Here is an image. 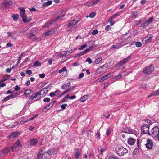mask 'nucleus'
<instances>
[{
	"label": "nucleus",
	"instance_id": "1",
	"mask_svg": "<svg viewBox=\"0 0 159 159\" xmlns=\"http://www.w3.org/2000/svg\"><path fill=\"white\" fill-rule=\"evenodd\" d=\"M115 151L119 156H124L128 152V150L121 146H117L115 148Z\"/></svg>",
	"mask_w": 159,
	"mask_h": 159
},
{
	"label": "nucleus",
	"instance_id": "2",
	"mask_svg": "<svg viewBox=\"0 0 159 159\" xmlns=\"http://www.w3.org/2000/svg\"><path fill=\"white\" fill-rule=\"evenodd\" d=\"M149 135L151 136L153 138H157L159 141V128L157 126L154 127L151 130L150 134Z\"/></svg>",
	"mask_w": 159,
	"mask_h": 159
},
{
	"label": "nucleus",
	"instance_id": "3",
	"mask_svg": "<svg viewBox=\"0 0 159 159\" xmlns=\"http://www.w3.org/2000/svg\"><path fill=\"white\" fill-rule=\"evenodd\" d=\"M41 98V94L39 91L32 94L29 100L31 101L34 100L35 101H36L40 100Z\"/></svg>",
	"mask_w": 159,
	"mask_h": 159
},
{
	"label": "nucleus",
	"instance_id": "4",
	"mask_svg": "<svg viewBox=\"0 0 159 159\" xmlns=\"http://www.w3.org/2000/svg\"><path fill=\"white\" fill-rule=\"evenodd\" d=\"M65 15V13L64 12H60L59 16H57V17L54 19L51 22L49 23H46L45 25V27H47L49 26L50 25L52 24L55 23V21L57 20L61 19Z\"/></svg>",
	"mask_w": 159,
	"mask_h": 159
},
{
	"label": "nucleus",
	"instance_id": "5",
	"mask_svg": "<svg viewBox=\"0 0 159 159\" xmlns=\"http://www.w3.org/2000/svg\"><path fill=\"white\" fill-rule=\"evenodd\" d=\"M154 70V66L152 65H151L149 66H146L144 67L142 72L145 74H150Z\"/></svg>",
	"mask_w": 159,
	"mask_h": 159
},
{
	"label": "nucleus",
	"instance_id": "6",
	"mask_svg": "<svg viewBox=\"0 0 159 159\" xmlns=\"http://www.w3.org/2000/svg\"><path fill=\"white\" fill-rule=\"evenodd\" d=\"M12 4L11 1L5 0L3 2L1 3V8L3 9H5L7 8L9 6H11Z\"/></svg>",
	"mask_w": 159,
	"mask_h": 159
},
{
	"label": "nucleus",
	"instance_id": "7",
	"mask_svg": "<svg viewBox=\"0 0 159 159\" xmlns=\"http://www.w3.org/2000/svg\"><path fill=\"white\" fill-rule=\"evenodd\" d=\"M10 147L12 148V151H13L19 150L22 147V145L20 144V141L17 140L13 146Z\"/></svg>",
	"mask_w": 159,
	"mask_h": 159
},
{
	"label": "nucleus",
	"instance_id": "8",
	"mask_svg": "<svg viewBox=\"0 0 159 159\" xmlns=\"http://www.w3.org/2000/svg\"><path fill=\"white\" fill-rule=\"evenodd\" d=\"M142 132L143 134H147L149 135L150 132L149 131V126L148 125L145 124L141 127Z\"/></svg>",
	"mask_w": 159,
	"mask_h": 159
},
{
	"label": "nucleus",
	"instance_id": "9",
	"mask_svg": "<svg viewBox=\"0 0 159 159\" xmlns=\"http://www.w3.org/2000/svg\"><path fill=\"white\" fill-rule=\"evenodd\" d=\"M11 151H12V148H11V147H8L4 149H2L0 151V156H3Z\"/></svg>",
	"mask_w": 159,
	"mask_h": 159
},
{
	"label": "nucleus",
	"instance_id": "10",
	"mask_svg": "<svg viewBox=\"0 0 159 159\" xmlns=\"http://www.w3.org/2000/svg\"><path fill=\"white\" fill-rule=\"evenodd\" d=\"M55 32L54 29H51L45 31L43 34L42 36L44 38L46 36L51 35L52 34H54Z\"/></svg>",
	"mask_w": 159,
	"mask_h": 159
},
{
	"label": "nucleus",
	"instance_id": "11",
	"mask_svg": "<svg viewBox=\"0 0 159 159\" xmlns=\"http://www.w3.org/2000/svg\"><path fill=\"white\" fill-rule=\"evenodd\" d=\"M79 22L78 21H76L75 20L71 21L69 24L68 27L71 29L70 30L73 31L76 28L75 26H73L74 25L77 23Z\"/></svg>",
	"mask_w": 159,
	"mask_h": 159
},
{
	"label": "nucleus",
	"instance_id": "12",
	"mask_svg": "<svg viewBox=\"0 0 159 159\" xmlns=\"http://www.w3.org/2000/svg\"><path fill=\"white\" fill-rule=\"evenodd\" d=\"M153 20V17H150L143 24H142L141 26L143 28H145L146 27V26L151 23Z\"/></svg>",
	"mask_w": 159,
	"mask_h": 159
},
{
	"label": "nucleus",
	"instance_id": "13",
	"mask_svg": "<svg viewBox=\"0 0 159 159\" xmlns=\"http://www.w3.org/2000/svg\"><path fill=\"white\" fill-rule=\"evenodd\" d=\"M153 37L152 34H150L145 37L143 40L142 42L144 43H146L147 42H150Z\"/></svg>",
	"mask_w": 159,
	"mask_h": 159
},
{
	"label": "nucleus",
	"instance_id": "14",
	"mask_svg": "<svg viewBox=\"0 0 159 159\" xmlns=\"http://www.w3.org/2000/svg\"><path fill=\"white\" fill-rule=\"evenodd\" d=\"M17 95V93H15L11 95L7 96L2 100V101L3 102H5L8 100L10 99H12L15 97H16Z\"/></svg>",
	"mask_w": 159,
	"mask_h": 159
},
{
	"label": "nucleus",
	"instance_id": "15",
	"mask_svg": "<svg viewBox=\"0 0 159 159\" xmlns=\"http://www.w3.org/2000/svg\"><path fill=\"white\" fill-rule=\"evenodd\" d=\"M147 143L145 144L146 148L148 149H151L153 146V142L152 140L148 139H147Z\"/></svg>",
	"mask_w": 159,
	"mask_h": 159
},
{
	"label": "nucleus",
	"instance_id": "16",
	"mask_svg": "<svg viewBox=\"0 0 159 159\" xmlns=\"http://www.w3.org/2000/svg\"><path fill=\"white\" fill-rule=\"evenodd\" d=\"M19 10L20 11V15L22 19V20H25V16H26L25 14L26 11L24 8H19Z\"/></svg>",
	"mask_w": 159,
	"mask_h": 159
},
{
	"label": "nucleus",
	"instance_id": "17",
	"mask_svg": "<svg viewBox=\"0 0 159 159\" xmlns=\"http://www.w3.org/2000/svg\"><path fill=\"white\" fill-rule=\"evenodd\" d=\"M20 134L19 132L16 131L13 132L11 135L9 136V138L10 139H12L15 138L18 136Z\"/></svg>",
	"mask_w": 159,
	"mask_h": 159
},
{
	"label": "nucleus",
	"instance_id": "18",
	"mask_svg": "<svg viewBox=\"0 0 159 159\" xmlns=\"http://www.w3.org/2000/svg\"><path fill=\"white\" fill-rule=\"evenodd\" d=\"M33 94V92L30 90L28 89L25 90L24 92V94L27 97L30 98L31 94Z\"/></svg>",
	"mask_w": 159,
	"mask_h": 159
},
{
	"label": "nucleus",
	"instance_id": "19",
	"mask_svg": "<svg viewBox=\"0 0 159 159\" xmlns=\"http://www.w3.org/2000/svg\"><path fill=\"white\" fill-rule=\"evenodd\" d=\"M47 89L43 88L41 89L40 91H39L41 94V96H45L48 93V91L46 90Z\"/></svg>",
	"mask_w": 159,
	"mask_h": 159
},
{
	"label": "nucleus",
	"instance_id": "20",
	"mask_svg": "<svg viewBox=\"0 0 159 159\" xmlns=\"http://www.w3.org/2000/svg\"><path fill=\"white\" fill-rule=\"evenodd\" d=\"M38 140L35 138L32 139L30 142V144L31 146H34L36 145L38 143Z\"/></svg>",
	"mask_w": 159,
	"mask_h": 159
},
{
	"label": "nucleus",
	"instance_id": "21",
	"mask_svg": "<svg viewBox=\"0 0 159 159\" xmlns=\"http://www.w3.org/2000/svg\"><path fill=\"white\" fill-rule=\"evenodd\" d=\"M60 93V91L58 89H57L54 92H51L50 94V95L51 97H53L54 96L58 95V94H59Z\"/></svg>",
	"mask_w": 159,
	"mask_h": 159
},
{
	"label": "nucleus",
	"instance_id": "22",
	"mask_svg": "<svg viewBox=\"0 0 159 159\" xmlns=\"http://www.w3.org/2000/svg\"><path fill=\"white\" fill-rule=\"evenodd\" d=\"M80 153L78 148H76L74 154V157L76 159H78L80 155Z\"/></svg>",
	"mask_w": 159,
	"mask_h": 159
},
{
	"label": "nucleus",
	"instance_id": "23",
	"mask_svg": "<svg viewBox=\"0 0 159 159\" xmlns=\"http://www.w3.org/2000/svg\"><path fill=\"white\" fill-rule=\"evenodd\" d=\"M135 142V140L133 138H129L128 139L127 141L128 143L131 145H133Z\"/></svg>",
	"mask_w": 159,
	"mask_h": 159
},
{
	"label": "nucleus",
	"instance_id": "24",
	"mask_svg": "<svg viewBox=\"0 0 159 159\" xmlns=\"http://www.w3.org/2000/svg\"><path fill=\"white\" fill-rule=\"evenodd\" d=\"M159 95V89L156 91H153L150 93V94L148 96V97L149 98L152 96H158Z\"/></svg>",
	"mask_w": 159,
	"mask_h": 159
},
{
	"label": "nucleus",
	"instance_id": "25",
	"mask_svg": "<svg viewBox=\"0 0 159 159\" xmlns=\"http://www.w3.org/2000/svg\"><path fill=\"white\" fill-rule=\"evenodd\" d=\"M130 58V56H128L127 57L124 58L123 60L119 62V63H120L121 66L126 63L128 60Z\"/></svg>",
	"mask_w": 159,
	"mask_h": 159
},
{
	"label": "nucleus",
	"instance_id": "26",
	"mask_svg": "<svg viewBox=\"0 0 159 159\" xmlns=\"http://www.w3.org/2000/svg\"><path fill=\"white\" fill-rule=\"evenodd\" d=\"M122 132L126 133H132L133 132V131L128 128H126L123 129Z\"/></svg>",
	"mask_w": 159,
	"mask_h": 159
},
{
	"label": "nucleus",
	"instance_id": "27",
	"mask_svg": "<svg viewBox=\"0 0 159 159\" xmlns=\"http://www.w3.org/2000/svg\"><path fill=\"white\" fill-rule=\"evenodd\" d=\"M70 82H68L67 84H64L61 86V89L64 90L66 89L68 87L70 86Z\"/></svg>",
	"mask_w": 159,
	"mask_h": 159
},
{
	"label": "nucleus",
	"instance_id": "28",
	"mask_svg": "<svg viewBox=\"0 0 159 159\" xmlns=\"http://www.w3.org/2000/svg\"><path fill=\"white\" fill-rule=\"evenodd\" d=\"M85 5L86 6L89 7L92 6H93L92 1H89L86 2L85 3Z\"/></svg>",
	"mask_w": 159,
	"mask_h": 159
},
{
	"label": "nucleus",
	"instance_id": "29",
	"mask_svg": "<svg viewBox=\"0 0 159 159\" xmlns=\"http://www.w3.org/2000/svg\"><path fill=\"white\" fill-rule=\"evenodd\" d=\"M120 14H119L118 12L114 14L110 18L108 19L109 20H113L115 19L116 17L119 16Z\"/></svg>",
	"mask_w": 159,
	"mask_h": 159
},
{
	"label": "nucleus",
	"instance_id": "30",
	"mask_svg": "<svg viewBox=\"0 0 159 159\" xmlns=\"http://www.w3.org/2000/svg\"><path fill=\"white\" fill-rule=\"evenodd\" d=\"M52 3V1H48L45 3H43L42 4L43 7H46L49 5H51Z\"/></svg>",
	"mask_w": 159,
	"mask_h": 159
},
{
	"label": "nucleus",
	"instance_id": "31",
	"mask_svg": "<svg viewBox=\"0 0 159 159\" xmlns=\"http://www.w3.org/2000/svg\"><path fill=\"white\" fill-rule=\"evenodd\" d=\"M88 96L87 95L83 96L80 99V101L81 102L85 101L88 98Z\"/></svg>",
	"mask_w": 159,
	"mask_h": 159
},
{
	"label": "nucleus",
	"instance_id": "32",
	"mask_svg": "<svg viewBox=\"0 0 159 159\" xmlns=\"http://www.w3.org/2000/svg\"><path fill=\"white\" fill-rule=\"evenodd\" d=\"M25 20H23V21L25 23H27L30 22L31 20V17H27L26 16H25Z\"/></svg>",
	"mask_w": 159,
	"mask_h": 159
},
{
	"label": "nucleus",
	"instance_id": "33",
	"mask_svg": "<svg viewBox=\"0 0 159 159\" xmlns=\"http://www.w3.org/2000/svg\"><path fill=\"white\" fill-rule=\"evenodd\" d=\"M126 44H123V42H121L120 43H118L116 44V47L118 49L119 48H121L123 46L126 45Z\"/></svg>",
	"mask_w": 159,
	"mask_h": 159
},
{
	"label": "nucleus",
	"instance_id": "34",
	"mask_svg": "<svg viewBox=\"0 0 159 159\" xmlns=\"http://www.w3.org/2000/svg\"><path fill=\"white\" fill-rule=\"evenodd\" d=\"M70 98V96L69 95V94H68L67 95H66L65 97H64L63 98L62 100V102H64L69 99Z\"/></svg>",
	"mask_w": 159,
	"mask_h": 159
},
{
	"label": "nucleus",
	"instance_id": "35",
	"mask_svg": "<svg viewBox=\"0 0 159 159\" xmlns=\"http://www.w3.org/2000/svg\"><path fill=\"white\" fill-rule=\"evenodd\" d=\"M9 77V75H6L4 76L3 78L2 79L1 81L4 82Z\"/></svg>",
	"mask_w": 159,
	"mask_h": 159
},
{
	"label": "nucleus",
	"instance_id": "36",
	"mask_svg": "<svg viewBox=\"0 0 159 159\" xmlns=\"http://www.w3.org/2000/svg\"><path fill=\"white\" fill-rule=\"evenodd\" d=\"M110 76L111 74L108 73L104 75L102 77L103 78V79H104V80H105L110 77Z\"/></svg>",
	"mask_w": 159,
	"mask_h": 159
},
{
	"label": "nucleus",
	"instance_id": "37",
	"mask_svg": "<svg viewBox=\"0 0 159 159\" xmlns=\"http://www.w3.org/2000/svg\"><path fill=\"white\" fill-rule=\"evenodd\" d=\"M19 16L18 14H14L13 16V20L14 21H17L18 20Z\"/></svg>",
	"mask_w": 159,
	"mask_h": 159
},
{
	"label": "nucleus",
	"instance_id": "38",
	"mask_svg": "<svg viewBox=\"0 0 159 159\" xmlns=\"http://www.w3.org/2000/svg\"><path fill=\"white\" fill-rule=\"evenodd\" d=\"M52 106V103H50L48 104L47 105V106L45 107V109H47V110H48L51 108Z\"/></svg>",
	"mask_w": 159,
	"mask_h": 159
},
{
	"label": "nucleus",
	"instance_id": "39",
	"mask_svg": "<svg viewBox=\"0 0 159 159\" xmlns=\"http://www.w3.org/2000/svg\"><path fill=\"white\" fill-rule=\"evenodd\" d=\"M102 60V58H98L95 60V63L96 64H98L100 63Z\"/></svg>",
	"mask_w": 159,
	"mask_h": 159
},
{
	"label": "nucleus",
	"instance_id": "40",
	"mask_svg": "<svg viewBox=\"0 0 159 159\" xmlns=\"http://www.w3.org/2000/svg\"><path fill=\"white\" fill-rule=\"evenodd\" d=\"M34 36V34L32 33H30L27 35V37L29 38L32 39L33 38V37Z\"/></svg>",
	"mask_w": 159,
	"mask_h": 159
},
{
	"label": "nucleus",
	"instance_id": "41",
	"mask_svg": "<svg viewBox=\"0 0 159 159\" xmlns=\"http://www.w3.org/2000/svg\"><path fill=\"white\" fill-rule=\"evenodd\" d=\"M96 13L95 12H92L89 15V17L91 18H93L95 16Z\"/></svg>",
	"mask_w": 159,
	"mask_h": 159
},
{
	"label": "nucleus",
	"instance_id": "42",
	"mask_svg": "<svg viewBox=\"0 0 159 159\" xmlns=\"http://www.w3.org/2000/svg\"><path fill=\"white\" fill-rule=\"evenodd\" d=\"M142 44L140 42H137L135 43V45L137 47H140L142 46Z\"/></svg>",
	"mask_w": 159,
	"mask_h": 159
},
{
	"label": "nucleus",
	"instance_id": "43",
	"mask_svg": "<svg viewBox=\"0 0 159 159\" xmlns=\"http://www.w3.org/2000/svg\"><path fill=\"white\" fill-rule=\"evenodd\" d=\"M71 89H69L67 90H66L65 91H64L60 96V97H61L62 95H63L65 94L66 93L68 92L70 90H71Z\"/></svg>",
	"mask_w": 159,
	"mask_h": 159
},
{
	"label": "nucleus",
	"instance_id": "44",
	"mask_svg": "<svg viewBox=\"0 0 159 159\" xmlns=\"http://www.w3.org/2000/svg\"><path fill=\"white\" fill-rule=\"evenodd\" d=\"M41 64L40 62L38 61H36L35 62L34 64V65L35 66H40Z\"/></svg>",
	"mask_w": 159,
	"mask_h": 159
},
{
	"label": "nucleus",
	"instance_id": "45",
	"mask_svg": "<svg viewBox=\"0 0 159 159\" xmlns=\"http://www.w3.org/2000/svg\"><path fill=\"white\" fill-rule=\"evenodd\" d=\"M86 61L87 62H88L89 64H91L92 62V61L91 58L89 57L87 58Z\"/></svg>",
	"mask_w": 159,
	"mask_h": 159
},
{
	"label": "nucleus",
	"instance_id": "46",
	"mask_svg": "<svg viewBox=\"0 0 159 159\" xmlns=\"http://www.w3.org/2000/svg\"><path fill=\"white\" fill-rule=\"evenodd\" d=\"M83 55H84V54L83 53V52H80L79 53L76 54L75 55V57L76 58H77V57H78L80 56Z\"/></svg>",
	"mask_w": 159,
	"mask_h": 159
},
{
	"label": "nucleus",
	"instance_id": "47",
	"mask_svg": "<svg viewBox=\"0 0 159 159\" xmlns=\"http://www.w3.org/2000/svg\"><path fill=\"white\" fill-rule=\"evenodd\" d=\"M121 75H119L117 76H115V77H114L113 79L115 81H117L118 79H120V78H121Z\"/></svg>",
	"mask_w": 159,
	"mask_h": 159
},
{
	"label": "nucleus",
	"instance_id": "48",
	"mask_svg": "<svg viewBox=\"0 0 159 159\" xmlns=\"http://www.w3.org/2000/svg\"><path fill=\"white\" fill-rule=\"evenodd\" d=\"M101 0H93L92 2H93V5H96L97 4L98 2H100Z\"/></svg>",
	"mask_w": 159,
	"mask_h": 159
},
{
	"label": "nucleus",
	"instance_id": "49",
	"mask_svg": "<svg viewBox=\"0 0 159 159\" xmlns=\"http://www.w3.org/2000/svg\"><path fill=\"white\" fill-rule=\"evenodd\" d=\"M87 46V45L86 44H84L82 45L80 48L79 49L80 50H82L86 48Z\"/></svg>",
	"mask_w": 159,
	"mask_h": 159
},
{
	"label": "nucleus",
	"instance_id": "50",
	"mask_svg": "<svg viewBox=\"0 0 159 159\" xmlns=\"http://www.w3.org/2000/svg\"><path fill=\"white\" fill-rule=\"evenodd\" d=\"M50 98H45L43 99V101L45 102H48L50 101Z\"/></svg>",
	"mask_w": 159,
	"mask_h": 159
},
{
	"label": "nucleus",
	"instance_id": "51",
	"mask_svg": "<svg viewBox=\"0 0 159 159\" xmlns=\"http://www.w3.org/2000/svg\"><path fill=\"white\" fill-rule=\"evenodd\" d=\"M67 106V104H63L61 106V107L62 110H64Z\"/></svg>",
	"mask_w": 159,
	"mask_h": 159
},
{
	"label": "nucleus",
	"instance_id": "52",
	"mask_svg": "<svg viewBox=\"0 0 159 159\" xmlns=\"http://www.w3.org/2000/svg\"><path fill=\"white\" fill-rule=\"evenodd\" d=\"M98 33V31L97 30H93L92 32L93 35H95L97 34Z\"/></svg>",
	"mask_w": 159,
	"mask_h": 159
},
{
	"label": "nucleus",
	"instance_id": "53",
	"mask_svg": "<svg viewBox=\"0 0 159 159\" xmlns=\"http://www.w3.org/2000/svg\"><path fill=\"white\" fill-rule=\"evenodd\" d=\"M20 88L18 85H16L14 88V90L16 91H17L20 89Z\"/></svg>",
	"mask_w": 159,
	"mask_h": 159
},
{
	"label": "nucleus",
	"instance_id": "54",
	"mask_svg": "<svg viewBox=\"0 0 159 159\" xmlns=\"http://www.w3.org/2000/svg\"><path fill=\"white\" fill-rule=\"evenodd\" d=\"M38 116V115L37 114H35L31 118H29V120H34V118H35L36 117Z\"/></svg>",
	"mask_w": 159,
	"mask_h": 159
},
{
	"label": "nucleus",
	"instance_id": "55",
	"mask_svg": "<svg viewBox=\"0 0 159 159\" xmlns=\"http://www.w3.org/2000/svg\"><path fill=\"white\" fill-rule=\"evenodd\" d=\"M147 86V84H142L141 86V88H143V89H145L146 88Z\"/></svg>",
	"mask_w": 159,
	"mask_h": 159
},
{
	"label": "nucleus",
	"instance_id": "56",
	"mask_svg": "<svg viewBox=\"0 0 159 159\" xmlns=\"http://www.w3.org/2000/svg\"><path fill=\"white\" fill-rule=\"evenodd\" d=\"M84 76V73H81L79 75V77H78V78H83Z\"/></svg>",
	"mask_w": 159,
	"mask_h": 159
},
{
	"label": "nucleus",
	"instance_id": "57",
	"mask_svg": "<svg viewBox=\"0 0 159 159\" xmlns=\"http://www.w3.org/2000/svg\"><path fill=\"white\" fill-rule=\"evenodd\" d=\"M26 73L29 75H31L32 74V72L30 70H28L26 71Z\"/></svg>",
	"mask_w": 159,
	"mask_h": 159
},
{
	"label": "nucleus",
	"instance_id": "58",
	"mask_svg": "<svg viewBox=\"0 0 159 159\" xmlns=\"http://www.w3.org/2000/svg\"><path fill=\"white\" fill-rule=\"evenodd\" d=\"M13 46L12 44L10 43H8L6 44V46L7 47H11Z\"/></svg>",
	"mask_w": 159,
	"mask_h": 159
},
{
	"label": "nucleus",
	"instance_id": "59",
	"mask_svg": "<svg viewBox=\"0 0 159 159\" xmlns=\"http://www.w3.org/2000/svg\"><path fill=\"white\" fill-rule=\"evenodd\" d=\"M111 133V130L110 129H108L106 131V134L107 135H109Z\"/></svg>",
	"mask_w": 159,
	"mask_h": 159
},
{
	"label": "nucleus",
	"instance_id": "60",
	"mask_svg": "<svg viewBox=\"0 0 159 159\" xmlns=\"http://www.w3.org/2000/svg\"><path fill=\"white\" fill-rule=\"evenodd\" d=\"M97 137H98V139H101L100 137V134L99 132H97L96 134Z\"/></svg>",
	"mask_w": 159,
	"mask_h": 159
},
{
	"label": "nucleus",
	"instance_id": "61",
	"mask_svg": "<svg viewBox=\"0 0 159 159\" xmlns=\"http://www.w3.org/2000/svg\"><path fill=\"white\" fill-rule=\"evenodd\" d=\"M39 76L40 78H43L45 77V75L44 74H39Z\"/></svg>",
	"mask_w": 159,
	"mask_h": 159
},
{
	"label": "nucleus",
	"instance_id": "62",
	"mask_svg": "<svg viewBox=\"0 0 159 159\" xmlns=\"http://www.w3.org/2000/svg\"><path fill=\"white\" fill-rule=\"evenodd\" d=\"M126 75V74L125 72H123L122 73L120 74L121 75V78L125 76Z\"/></svg>",
	"mask_w": 159,
	"mask_h": 159
},
{
	"label": "nucleus",
	"instance_id": "63",
	"mask_svg": "<svg viewBox=\"0 0 159 159\" xmlns=\"http://www.w3.org/2000/svg\"><path fill=\"white\" fill-rule=\"evenodd\" d=\"M145 122L146 123L151 124H152V121L149 120L147 119L145 120Z\"/></svg>",
	"mask_w": 159,
	"mask_h": 159
},
{
	"label": "nucleus",
	"instance_id": "64",
	"mask_svg": "<svg viewBox=\"0 0 159 159\" xmlns=\"http://www.w3.org/2000/svg\"><path fill=\"white\" fill-rule=\"evenodd\" d=\"M146 2V1L145 0H142L140 1V3L142 5L144 4Z\"/></svg>",
	"mask_w": 159,
	"mask_h": 159
}]
</instances>
